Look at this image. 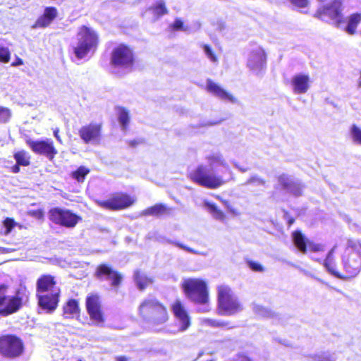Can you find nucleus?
Segmentation results:
<instances>
[{
  "label": "nucleus",
  "instance_id": "f257e3e1",
  "mask_svg": "<svg viewBox=\"0 0 361 361\" xmlns=\"http://www.w3.org/2000/svg\"><path fill=\"white\" fill-rule=\"evenodd\" d=\"M139 315L154 326L165 324L169 319L166 307L156 299H145L138 307Z\"/></svg>",
  "mask_w": 361,
  "mask_h": 361
},
{
  "label": "nucleus",
  "instance_id": "f03ea898",
  "mask_svg": "<svg viewBox=\"0 0 361 361\" xmlns=\"http://www.w3.org/2000/svg\"><path fill=\"white\" fill-rule=\"evenodd\" d=\"M181 288L185 296L191 302L204 305L209 300V288L207 282L200 278H189L181 283Z\"/></svg>",
  "mask_w": 361,
  "mask_h": 361
},
{
  "label": "nucleus",
  "instance_id": "7ed1b4c3",
  "mask_svg": "<svg viewBox=\"0 0 361 361\" xmlns=\"http://www.w3.org/2000/svg\"><path fill=\"white\" fill-rule=\"evenodd\" d=\"M78 44L73 47V53L78 59L85 57L90 51L97 49L99 36L92 28L82 25L77 33Z\"/></svg>",
  "mask_w": 361,
  "mask_h": 361
},
{
  "label": "nucleus",
  "instance_id": "20e7f679",
  "mask_svg": "<svg viewBox=\"0 0 361 361\" xmlns=\"http://www.w3.org/2000/svg\"><path fill=\"white\" fill-rule=\"evenodd\" d=\"M25 343L23 338L14 334L0 336V355L6 359L15 360L25 352Z\"/></svg>",
  "mask_w": 361,
  "mask_h": 361
},
{
  "label": "nucleus",
  "instance_id": "39448f33",
  "mask_svg": "<svg viewBox=\"0 0 361 361\" xmlns=\"http://www.w3.org/2000/svg\"><path fill=\"white\" fill-rule=\"evenodd\" d=\"M135 63L133 47L126 43L115 46L111 52L110 64L114 68H132Z\"/></svg>",
  "mask_w": 361,
  "mask_h": 361
},
{
  "label": "nucleus",
  "instance_id": "423d86ee",
  "mask_svg": "<svg viewBox=\"0 0 361 361\" xmlns=\"http://www.w3.org/2000/svg\"><path fill=\"white\" fill-rule=\"evenodd\" d=\"M136 202L135 197L122 191L111 193L106 200H94L99 207L112 212L126 209L132 207Z\"/></svg>",
  "mask_w": 361,
  "mask_h": 361
},
{
  "label": "nucleus",
  "instance_id": "0eeeda50",
  "mask_svg": "<svg viewBox=\"0 0 361 361\" xmlns=\"http://www.w3.org/2000/svg\"><path fill=\"white\" fill-rule=\"evenodd\" d=\"M188 177L193 183L206 188L214 189L224 184V180L212 173L206 166L199 165L188 173Z\"/></svg>",
  "mask_w": 361,
  "mask_h": 361
},
{
  "label": "nucleus",
  "instance_id": "6e6552de",
  "mask_svg": "<svg viewBox=\"0 0 361 361\" xmlns=\"http://www.w3.org/2000/svg\"><path fill=\"white\" fill-rule=\"evenodd\" d=\"M48 215L52 223L67 228H74L82 220L81 216L71 210L61 207L51 208Z\"/></svg>",
  "mask_w": 361,
  "mask_h": 361
},
{
  "label": "nucleus",
  "instance_id": "1a4fd4ad",
  "mask_svg": "<svg viewBox=\"0 0 361 361\" xmlns=\"http://www.w3.org/2000/svg\"><path fill=\"white\" fill-rule=\"evenodd\" d=\"M94 276L99 281H109L110 286L118 290L123 281V275L109 263L99 264L94 270Z\"/></svg>",
  "mask_w": 361,
  "mask_h": 361
},
{
  "label": "nucleus",
  "instance_id": "9d476101",
  "mask_svg": "<svg viewBox=\"0 0 361 361\" xmlns=\"http://www.w3.org/2000/svg\"><path fill=\"white\" fill-rule=\"evenodd\" d=\"M246 66L254 75H261L264 73L267 68V54L262 47L255 45L248 51Z\"/></svg>",
  "mask_w": 361,
  "mask_h": 361
},
{
  "label": "nucleus",
  "instance_id": "9b49d317",
  "mask_svg": "<svg viewBox=\"0 0 361 361\" xmlns=\"http://www.w3.org/2000/svg\"><path fill=\"white\" fill-rule=\"evenodd\" d=\"M85 308L90 319L96 324H104L106 317L102 297L97 293H90L85 298Z\"/></svg>",
  "mask_w": 361,
  "mask_h": 361
},
{
  "label": "nucleus",
  "instance_id": "f8f14e48",
  "mask_svg": "<svg viewBox=\"0 0 361 361\" xmlns=\"http://www.w3.org/2000/svg\"><path fill=\"white\" fill-rule=\"evenodd\" d=\"M8 286L0 284V315L6 317L18 312L22 307V298L8 294Z\"/></svg>",
  "mask_w": 361,
  "mask_h": 361
},
{
  "label": "nucleus",
  "instance_id": "ddd939ff",
  "mask_svg": "<svg viewBox=\"0 0 361 361\" xmlns=\"http://www.w3.org/2000/svg\"><path fill=\"white\" fill-rule=\"evenodd\" d=\"M25 143L35 154L44 156L47 157L49 161H53L58 154V150L51 140H34L27 138L25 140Z\"/></svg>",
  "mask_w": 361,
  "mask_h": 361
},
{
  "label": "nucleus",
  "instance_id": "4468645a",
  "mask_svg": "<svg viewBox=\"0 0 361 361\" xmlns=\"http://www.w3.org/2000/svg\"><path fill=\"white\" fill-rule=\"evenodd\" d=\"M342 2L341 0H334L330 4L319 8L315 16L322 20H324L326 16L334 20L335 26L338 28L341 27L342 23Z\"/></svg>",
  "mask_w": 361,
  "mask_h": 361
},
{
  "label": "nucleus",
  "instance_id": "2eb2a0df",
  "mask_svg": "<svg viewBox=\"0 0 361 361\" xmlns=\"http://www.w3.org/2000/svg\"><path fill=\"white\" fill-rule=\"evenodd\" d=\"M61 294L60 288L56 289L54 292L36 293L38 307L47 313H53L59 306Z\"/></svg>",
  "mask_w": 361,
  "mask_h": 361
},
{
  "label": "nucleus",
  "instance_id": "dca6fc26",
  "mask_svg": "<svg viewBox=\"0 0 361 361\" xmlns=\"http://www.w3.org/2000/svg\"><path fill=\"white\" fill-rule=\"evenodd\" d=\"M103 123L102 122H90L82 126L78 130L81 140L85 144L98 142L102 137Z\"/></svg>",
  "mask_w": 361,
  "mask_h": 361
},
{
  "label": "nucleus",
  "instance_id": "f3484780",
  "mask_svg": "<svg viewBox=\"0 0 361 361\" xmlns=\"http://www.w3.org/2000/svg\"><path fill=\"white\" fill-rule=\"evenodd\" d=\"M171 310L174 317L179 322L180 331H186L191 325L190 317L183 302L176 299L171 305Z\"/></svg>",
  "mask_w": 361,
  "mask_h": 361
},
{
  "label": "nucleus",
  "instance_id": "a211bd4d",
  "mask_svg": "<svg viewBox=\"0 0 361 361\" xmlns=\"http://www.w3.org/2000/svg\"><path fill=\"white\" fill-rule=\"evenodd\" d=\"M343 267L346 272V276H343V279L356 276L361 270V254L357 251H352L343 259Z\"/></svg>",
  "mask_w": 361,
  "mask_h": 361
},
{
  "label": "nucleus",
  "instance_id": "6ab92c4d",
  "mask_svg": "<svg viewBox=\"0 0 361 361\" xmlns=\"http://www.w3.org/2000/svg\"><path fill=\"white\" fill-rule=\"evenodd\" d=\"M311 80L308 73H296L290 79V87L295 94H305L310 89Z\"/></svg>",
  "mask_w": 361,
  "mask_h": 361
},
{
  "label": "nucleus",
  "instance_id": "aec40b11",
  "mask_svg": "<svg viewBox=\"0 0 361 361\" xmlns=\"http://www.w3.org/2000/svg\"><path fill=\"white\" fill-rule=\"evenodd\" d=\"M293 240L297 248L303 253L306 252L307 249L314 252L324 251L323 245L307 240L300 231L293 233Z\"/></svg>",
  "mask_w": 361,
  "mask_h": 361
},
{
  "label": "nucleus",
  "instance_id": "412c9836",
  "mask_svg": "<svg viewBox=\"0 0 361 361\" xmlns=\"http://www.w3.org/2000/svg\"><path fill=\"white\" fill-rule=\"evenodd\" d=\"M58 288L56 277L49 274L40 275L36 281V293L54 292Z\"/></svg>",
  "mask_w": 361,
  "mask_h": 361
},
{
  "label": "nucleus",
  "instance_id": "4be33fe9",
  "mask_svg": "<svg viewBox=\"0 0 361 361\" xmlns=\"http://www.w3.org/2000/svg\"><path fill=\"white\" fill-rule=\"evenodd\" d=\"M278 182L283 189L295 196L301 195L302 185L300 181L295 180L290 176L282 174L279 176Z\"/></svg>",
  "mask_w": 361,
  "mask_h": 361
},
{
  "label": "nucleus",
  "instance_id": "5701e85b",
  "mask_svg": "<svg viewBox=\"0 0 361 361\" xmlns=\"http://www.w3.org/2000/svg\"><path fill=\"white\" fill-rule=\"evenodd\" d=\"M58 11L54 6H47L44 8V13L38 17L32 27L45 28L48 27L57 17Z\"/></svg>",
  "mask_w": 361,
  "mask_h": 361
},
{
  "label": "nucleus",
  "instance_id": "b1692460",
  "mask_svg": "<svg viewBox=\"0 0 361 361\" xmlns=\"http://www.w3.org/2000/svg\"><path fill=\"white\" fill-rule=\"evenodd\" d=\"M62 316L65 319H73L80 314V302L78 299L69 298L62 305Z\"/></svg>",
  "mask_w": 361,
  "mask_h": 361
},
{
  "label": "nucleus",
  "instance_id": "393cba45",
  "mask_svg": "<svg viewBox=\"0 0 361 361\" xmlns=\"http://www.w3.org/2000/svg\"><path fill=\"white\" fill-rule=\"evenodd\" d=\"M345 21L346 25L344 27L341 25L340 28L350 35H355L358 25L361 23V13H354L346 17Z\"/></svg>",
  "mask_w": 361,
  "mask_h": 361
},
{
  "label": "nucleus",
  "instance_id": "a878e982",
  "mask_svg": "<svg viewBox=\"0 0 361 361\" xmlns=\"http://www.w3.org/2000/svg\"><path fill=\"white\" fill-rule=\"evenodd\" d=\"M133 279L140 291L145 290L149 285L154 283V279L148 276L140 270L136 269L133 272Z\"/></svg>",
  "mask_w": 361,
  "mask_h": 361
},
{
  "label": "nucleus",
  "instance_id": "bb28decb",
  "mask_svg": "<svg viewBox=\"0 0 361 361\" xmlns=\"http://www.w3.org/2000/svg\"><path fill=\"white\" fill-rule=\"evenodd\" d=\"M171 209L162 203L155 204L142 211L144 216H161L169 214Z\"/></svg>",
  "mask_w": 361,
  "mask_h": 361
},
{
  "label": "nucleus",
  "instance_id": "cd10ccee",
  "mask_svg": "<svg viewBox=\"0 0 361 361\" xmlns=\"http://www.w3.org/2000/svg\"><path fill=\"white\" fill-rule=\"evenodd\" d=\"M242 310L243 306L238 298L227 289V315L236 314Z\"/></svg>",
  "mask_w": 361,
  "mask_h": 361
},
{
  "label": "nucleus",
  "instance_id": "c85d7f7f",
  "mask_svg": "<svg viewBox=\"0 0 361 361\" xmlns=\"http://www.w3.org/2000/svg\"><path fill=\"white\" fill-rule=\"evenodd\" d=\"M335 247H333L328 253L326 259L324 262V266L326 267L327 271L334 276L343 279V276L336 269V264L334 257V252Z\"/></svg>",
  "mask_w": 361,
  "mask_h": 361
},
{
  "label": "nucleus",
  "instance_id": "c756f323",
  "mask_svg": "<svg viewBox=\"0 0 361 361\" xmlns=\"http://www.w3.org/2000/svg\"><path fill=\"white\" fill-rule=\"evenodd\" d=\"M13 159L18 164L27 167L31 164V155L25 149H19L13 152Z\"/></svg>",
  "mask_w": 361,
  "mask_h": 361
},
{
  "label": "nucleus",
  "instance_id": "7c9ffc66",
  "mask_svg": "<svg viewBox=\"0 0 361 361\" xmlns=\"http://www.w3.org/2000/svg\"><path fill=\"white\" fill-rule=\"evenodd\" d=\"M207 90L209 92H210L217 97H219L221 98H224L226 97V91L222 87L219 86L216 83L213 82L212 80H207Z\"/></svg>",
  "mask_w": 361,
  "mask_h": 361
},
{
  "label": "nucleus",
  "instance_id": "2f4dec72",
  "mask_svg": "<svg viewBox=\"0 0 361 361\" xmlns=\"http://www.w3.org/2000/svg\"><path fill=\"white\" fill-rule=\"evenodd\" d=\"M218 313L226 314V289L224 286H219L218 288Z\"/></svg>",
  "mask_w": 361,
  "mask_h": 361
},
{
  "label": "nucleus",
  "instance_id": "473e14b6",
  "mask_svg": "<svg viewBox=\"0 0 361 361\" xmlns=\"http://www.w3.org/2000/svg\"><path fill=\"white\" fill-rule=\"evenodd\" d=\"M349 135L353 143L361 146V128L353 124L349 128Z\"/></svg>",
  "mask_w": 361,
  "mask_h": 361
},
{
  "label": "nucleus",
  "instance_id": "72a5a7b5",
  "mask_svg": "<svg viewBox=\"0 0 361 361\" xmlns=\"http://www.w3.org/2000/svg\"><path fill=\"white\" fill-rule=\"evenodd\" d=\"M149 9L153 12L154 15L158 18L168 13V9L165 3L161 1L155 3Z\"/></svg>",
  "mask_w": 361,
  "mask_h": 361
},
{
  "label": "nucleus",
  "instance_id": "f704fd0d",
  "mask_svg": "<svg viewBox=\"0 0 361 361\" xmlns=\"http://www.w3.org/2000/svg\"><path fill=\"white\" fill-rule=\"evenodd\" d=\"M118 121L123 129H126L130 123L129 111L124 107L118 109Z\"/></svg>",
  "mask_w": 361,
  "mask_h": 361
},
{
  "label": "nucleus",
  "instance_id": "c9c22d12",
  "mask_svg": "<svg viewBox=\"0 0 361 361\" xmlns=\"http://www.w3.org/2000/svg\"><path fill=\"white\" fill-rule=\"evenodd\" d=\"M90 173V169L85 166H79L75 171L71 173L73 178L76 180L78 182H83L85 179L86 176Z\"/></svg>",
  "mask_w": 361,
  "mask_h": 361
},
{
  "label": "nucleus",
  "instance_id": "e433bc0d",
  "mask_svg": "<svg viewBox=\"0 0 361 361\" xmlns=\"http://www.w3.org/2000/svg\"><path fill=\"white\" fill-rule=\"evenodd\" d=\"M11 118V110L4 106H0V125L8 123Z\"/></svg>",
  "mask_w": 361,
  "mask_h": 361
},
{
  "label": "nucleus",
  "instance_id": "4c0bfd02",
  "mask_svg": "<svg viewBox=\"0 0 361 361\" xmlns=\"http://www.w3.org/2000/svg\"><path fill=\"white\" fill-rule=\"evenodd\" d=\"M252 310L257 315L260 317H269L271 315V312L269 310L257 304L252 305Z\"/></svg>",
  "mask_w": 361,
  "mask_h": 361
},
{
  "label": "nucleus",
  "instance_id": "58836bf2",
  "mask_svg": "<svg viewBox=\"0 0 361 361\" xmlns=\"http://www.w3.org/2000/svg\"><path fill=\"white\" fill-rule=\"evenodd\" d=\"M11 59V52L8 47L0 46V62L7 63Z\"/></svg>",
  "mask_w": 361,
  "mask_h": 361
},
{
  "label": "nucleus",
  "instance_id": "ea45409f",
  "mask_svg": "<svg viewBox=\"0 0 361 361\" xmlns=\"http://www.w3.org/2000/svg\"><path fill=\"white\" fill-rule=\"evenodd\" d=\"M171 27L173 31H186L188 29L187 26H184L183 21L180 18H176L174 22L171 25Z\"/></svg>",
  "mask_w": 361,
  "mask_h": 361
},
{
  "label": "nucleus",
  "instance_id": "a19ab883",
  "mask_svg": "<svg viewBox=\"0 0 361 361\" xmlns=\"http://www.w3.org/2000/svg\"><path fill=\"white\" fill-rule=\"evenodd\" d=\"M207 207L215 218L220 219L224 218L223 212L217 208L215 204L208 203Z\"/></svg>",
  "mask_w": 361,
  "mask_h": 361
},
{
  "label": "nucleus",
  "instance_id": "79ce46f5",
  "mask_svg": "<svg viewBox=\"0 0 361 361\" xmlns=\"http://www.w3.org/2000/svg\"><path fill=\"white\" fill-rule=\"evenodd\" d=\"M202 47L203 48L207 56L212 61L215 62L217 61V57L215 55L214 51L212 47L209 44H202Z\"/></svg>",
  "mask_w": 361,
  "mask_h": 361
},
{
  "label": "nucleus",
  "instance_id": "37998d69",
  "mask_svg": "<svg viewBox=\"0 0 361 361\" xmlns=\"http://www.w3.org/2000/svg\"><path fill=\"white\" fill-rule=\"evenodd\" d=\"M4 226L6 229V234L9 233L16 225V222L13 219L6 217L3 221Z\"/></svg>",
  "mask_w": 361,
  "mask_h": 361
},
{
  "label": "nucleus",
  "instance_id": "c03bdc74",
  "mask_svg": "<svg viewBox=\"0 0 361 361\" xmlns=\"http://www.w3.org/2000/svg\"><path fill=\"white\" fill-rule=\"evenodd\" d=\"M314 361H335L328 353H321L314 357Z\"/></svg>",
  "mask_w": 361,
  "mask_h": 361
},
{
  "label": "nucleus",
  "instance_id": "a18cd8bd",
  "mask_svg": "<svg viewBox=\"0 0 361 361\" xmlns=\"http://www.w3.org/2000/svg\"><path fill=\"white\" fill-rule=\"evenodd\" d=\"M248 267L255 271H262L263 267L257 262L253 261H247Z\"/></svg>",
  "mask_w": 361,
  "mask_h": 361
},
{
  "label": "nucleus",
  "instance_id": "49530a36",
  "mask_svg": "<svg viewBox=\"0 0 361 361\" xmlns=\"http://www.w3.org/2000/svg\"><path fill=\"white\" fill-rule=\"evenodd\" d=\"M29 214L30 216L35 217L38 219H43L44 216V212L42 209L32 210L29 212Z\"/></svg>",
  "mask_w": 361,
  "mask_h": 361
},
{
  "label": "nucleus",
  "instance_id": "de8ad7c7",
  "mask_svg": "<svg viewBox=\"0 0 361 361\" xmlns=\"http://www.w3.org/2000/svg\"><path fill=\"white\" fill-rule=\"evenodd\" d=\"M290 1L298 8H305L308 5V0H290Z\"/></svg>",
  "mask_w": 361,
  "mask_h": 361
},
{
  "label": "nucleus",
  "instance_id": "09e8293b",
  "mask_svg": "<svg viewBox=\"0 0 361 361\" xmlns=\"http://www.w3.org/2000/svg\"><path fill=\"white\" fill-rule=\"evenodd\" d=\"M233 361H254L251 357L244 353H238L236 355Z\"/></svg>",
  "mask_w": 361,
  "mask_h": 361
},
{
  "label": "nucleus",
  "instance_id": "8fccbe9b",
  "mask_svg": "<svg viewBox=\"0 0 361 361\" xmlns=\"http://www.w3.org/2000/svg\"><path fill=\"white\" fill-rule=\"evenodd\" d=\"M247 183L248 184H257V185H264V181L257 177V176H254V177H252L248 181H247Z\"/></svg>",
  "mask_w": 361,
  "mask_h": 361
},
{
  "label": "nucleus",
  "instance_id": "3c124183",
  "mask_svg": "<svg viewBox=\"0 0 361 361\" xmlns=\"http://www.w3.org/2000/svg\"><path fill=\"white\" fill-rule=\"evenodd\" d=\"M20 166H22L21 164H18L17 162L11 166V171L13 173H18L20 171Z\"/></svg>",
  "mask_w": 361,
  "mask_h": 361
},
{
  "label": "nucleus",
  "instance_id": "603ef678",
  "mask_svg": "<svg viewBox=\"0 0 361 361\" xmlns=\"http://www.w3.org/2000/svg\"><path fill=\"white\" fill-rule=\"evenodd\" d=\"M174 244L177 247H180V248H181V249H183L184 250H186V251H188L189 252H193V250L192 249H191L189 247H187V246L184 245L183 244H182L180 243H175Z\"/></svg>",
  "mask_w": 361,
  "mask_h": 361
},
{
  "label": "nucleus",
  "instance_id": "864d4df0",
  "mask_svg": "<svg viewBox=\"0 0 361 361\" xmlns=\"http://www.w3.org/2000/svg\"><path fill=\"white\" fill-rule=\"evenodd\" d=\"M143 141L141 140H132L128 142V144L131 147H136L137 145L142 143Z\"/></svg>",
  "mask_w": 361,
  "mask_h": 361
},
{
  "label": "nucleus",
  "instance_id": "5fc2aeb1",
  "mask_svg": "<svg viewBox=\"0 0 361 361\" xmlns=\"http://www.w3.org/2000/svg\"><path fill=\"white\" fill-rule=\"evenodd\" d=\"M227 101H229L233 104H237L238 102V100L236 97L228 94V92H227Z\"/></svg>",
  "mask_w": 361,
  "mask_h": 361
},
{
  "label": "nucleus",
  "instance_id": "6e6d98bb",
  "mask_svg": "<svg viewBox=\"0 0 361 361\" xmlns=\"http://www.w3.org/2000/svg\"><path fill=\"white\" fill-rule=\"evenodd\" d=\"M23 64V61L17 57L15 61L11 63V66H18Z\"/></svg>",
  "mask_w": 361,
  "mask_h": 361
},
{
  "label": "nucleus",
  "instance_id": "4d7b16f0",
  "mask_svg": "<svg viewBox=\"0 0 361 361\" xmlns=\"http://www.w3.org/2000/svg\"><path fill=\"white\" fill-rule=\"evenodd\" d=\"M116 360V361H129V358L123 355L117 356Z\"/></svg>",
  "mask_w": 361,
  "mask_h": 361
},
{
  "label": "nucleus",
  "instance_id": "13d9d810",
  "mask_svg": "<svg viewBox=\"0 0 361 361\" xmlns=\"http://www.w3.org/2000/svg\"><path fill=\"white\" fill-rule=\"evenodd\" d=\"M233 165L237 168L240 171L242 172H245L247 171V168H243V167H240L237 164L235 163H233Z\"/></svg>",
  "mask_w": 361,
  "mask_h": 361
},
{
  "label": "nucleus",
  "instance_id": "bf43d9fd",
  "mask_svg": "<svg viewBox=\"0 0 361 361\" xmlns=\"http://www.w3.org/2000/svg\"><path fill=\"white\" fill-rule=\"evenodd\" d=\"M54 135L57 140L61 141L60 136L59 135V130H56L54 132Z\"/></svg>",
  "mask_w": 361,
  "mask_h": 361
},
{
  "label": "nucleus",
  "instance_id": "052dcab7",
  "mask_svg": "<svg viewBox=\"0 0 361 361\" xmlns=\"http://www.w3.org/2000/svg\"><path fill=\"white\" fill-rule=\"evenodd\" d=\"M302 272L307 276H310V277H314V276L310 274V272L307 271H305V270H302Z\"/></svg>",
  "mask_w": 361,
  "mask_h": 361
},
{
  "label": "nucleus",
  "instance_id": "680f3d73",
  "mask_svg": "<svg viewBox=\"0 0 361 361\" xmlns=\"http://www.w3.org/2000/svg\"><path fill=\"white\" fill-rule=\"evenodd\" d=\"M226 209H227V213H228L229 211V207L228 205H227Z\"/></svg>",
  "mask_w": 361,
  "mask_h": 361
}]
</instances>
